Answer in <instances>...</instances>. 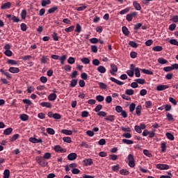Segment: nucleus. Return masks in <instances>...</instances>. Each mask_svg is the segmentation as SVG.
Segmentation results:
<instances>
[{
    "mask_svg": "<svg viewBox=\"0 0 178 178\" xmlns=\"http://www.w3.org/2000/svg\"><path fill=\"white\" fill-rule=\"evenodd\" d=\"M143 109V107L141 106V105H138L136 108V113L138 116H140V115H141V110Z\"/></svg>",
    "mask_w": 178,
    "mask_h": 178,
    "instance_id": "obj_25",
    "label": "nucleus"
},
{
    "mask_svg": "<svg viewBox=\"0 0 178 178\" xmlns=\"http://www.w3.org/2000/svg\"><path fill=\"white\" fill-rule=\"evenodd\" d=\"M168 88H169V86L167 85H159L156 87L157 91H163L165 90H168Z\"/></svg>",
    "mask_w": 178,
    "mask_h": 178,
    "instance_id": "obj_9",
    "label": "nucleus"
},
{
    "mask_svg": "<svg viewBox=\"0 0 178 178\" xmlns=\"http://www.w3.org/2000/svg\"><path fill=\"white\" fill-rule=\"evenodd\" d=\"M111 70L110 73L112 74V76H115V73L118 72V66L115 65L114 63L111 64Z\"/></svg>",
    "mask_w": 178,
    "mask_h": 178,
    "instance_id": "obj_6",
    "label": "nucleus"
},
{
    "mask_svg": "<svg viewBox=\"0 0 178 178\" xmlns=\"http://www.w3.org/2000/svg\"><path fill=\"white\" fill-rule=\"evenodd\" d=\"M8 72H10V73H19V72H20V70L18 67H10L8 69Z\"/></svg>",
    "mask_w": 178,
    "mask_h": 178,
    "instance_id": "obj_12",
    "label": "nucleus"
},
{
    "mask_svg": "<svg viewBox=\"0 0 178 178\" xmlns=\"http://www.w3.org/2000/svg\"><path fill=\"white\" fill-rule=\"evenodd\" d=\"M58 9V6H54L48 10V13H54L56 12V10Z\"/></svg>",
    "mask_w": 178,
    "mask_h": 178,
    "instance_id": "obj_47",
    "label": "nucleus"
},
{
    "mask_svg": "<svg viewBox=\"0 0 178 178\" xmlns=\"http://www.w3.org/2000/svg\"><path fill=\"white\" fill-rule=\"evenodd\" d=\"M143 154L146 156H148V158H151L152 156V153H151V152H149V150H147V149H144Z\"/></svg>",
    "mask_w": 178,
    "mask_h": 178,
    "instance_id": "obj_34",
    "label": "nucleus"
},
{
    "mask_svg": "<svg viewBox=\"0 0 178 178\" xmlns=\"http://www.w3.org/2000/svg\"><path fill=\"white\" fill-rule=\"evenodd\" d=\"M61 133H63V134H65L66 136H72V134H73V131L67 129H62Z\"/></svg>",
    "mask_w": 178,
    "mask_h": 178,
    "instance_id": "obj_21",
    "label": "nucleus"
},
{
    "mask_svg": "<svg viewBox=\"0 0 178 178\" xmlns=\"http://www.w3.org/2000/svg\"><path fill=\"white\" fill-rule=\"evenodd\" d=\"M10 6H12V3L10 2H7L1 5V9H3V10L10 9Z\"/></svg>",
    "mask_w": 178,
    "mask_h": 178,
    "instance_id": "obj_10",
    "label": "nucleus"
},
{
    "mask_svg": "<svg viewBox=\"0 0 178 178\" xmlns=\"http://www.w3.org/2000/svg\"><path fill=\"white\" fill-rule=\"evenodd\" d=\"M7 63H8V65H13V66H16V65H17L19 62L15 60L9 59L8 60Z\"/></svg>",
    "mask_w": 178,
    "mask_h": 178,
    "instance_id": "obj_30",
    "label": "nucleus"
},
{
    "mask_svg": "<svg viewBox=\"0 0 178 178\" xmlns=\"http://www.w3.org/2000/svg\"><path fill=\"white\" fill-rule=\"evenodd\" d=\"M19 118L23 122H27V120H29V115H27V114H22Z\"/></svg>",
    "mask_w": 178,
    "mask_h": 178,
    "instance_id": "obj_23",
    "label": "nucleus"
},
{
    "mask_svg": "<svg viewBox=\"0 0 178 178\" xmlns=\"http://www.w3.org/2000/svg\"><path fill=\"white\" fill-rule=\"evenodd\" d=\"M136 109V104L131 103L129 106V112H134Z\"/></svg>",
    "mask_w": 178,
    "mask_h": 178,
    "instance_id": "obj_54",
    "label": "nucleus"
},
{
    "mask_svg": "<svg viewBox=\"0 0 178 178\" xmlns=\"http://www.w3.org/2000/svg\"><path fill=\"white\" fill-rule=\"evenodd\" d=\"M97 70L99 72V73H106V68H105V67L103 65H99Z\"/></svg>",
    "mask_w": 178,
    "mask_h": 178,
    "instance_id": "obj_15",
    "label": "nucleus"
},
{
    "mask_svg": "<svg viewBox=\"0 0 178 178\" xmlns=\"http://www.w3.org/2000/svg\"><path fill=\"white\" fill-rule=\"evenodd\" d=\"M47 61H48V58L45 56H43L40 59V62L43 65H45V63H47Z\"/></svg>",
    "mask_w": 178,
    "mask_h": 178,
    "instance_id": "obj_49",
    "label": "nucleus"
},
{
    "mask_svg": "<svg viewBox=\"0 0 178 178\" xmlns=\"http://www.w3.org/2000/svg\"><path fill=\"white\" fill-rule=\"evenodd\" d=\"M74 62H76V60L74 59V58L73 57H70L67 60V63L70 65H73L74 63Z\"/></svg>",
    "mask_w": 178,
    "mask_h": 178,
    "instance_id": "obj_57",
    "label": "nucleus"
},
{
    "mask_svg": "<svg viewBox=\"0 0 178 178\" xmlns=\"http://www.w3.org/2000/svg\"><path fill=\"white\" fill-rule=\"evenodd\" d=\"M46 131L47 133H48V134H50L51 136H54V134H55V130H54V129L52 128H47Z\"/></svg>",
    "mask_w": 178,
    "mask_h": 178,
    "instance_id": "obj_37",
    "label": "nucleus"
},
{
    "mask_svg": "<svg viewBox=\"0 0 178 178\" xmlns=\"http://www.w3.org/2000/svg\"><path fill=\"white\" fill-rule=\"evenodd\" d=\"M145 108H152V102H151V101L145 102Z\"/></svg>",
    "mask_w": 178,
    "mask_h": 178,
    "instance_id": "obj_41",
    "label": "nucleus"
},
{
    "mask_svg": "<svg viewBox=\"0 0 178 178\" xmlns=\"http://www.w3.org/2000/svg\"><path fill=\"white\" fill-rule=\"evenodd\" d=\"M127 159L129 161L128 165L129 168H134V166H136V161H134V156L133 154H129Z\"/></svg>",
    "mask_w": 178,
    "mask_h": 178,
    "instance_id": "obj_2",
    "label": "nucleus"
},
{
    "mask_svg": "<svg viewBox=\"0 0 178 178\" xmlns=\"http://www.w3.org/2000/svg\"><path fill=\"white\" fill-rule=\"evenodd\" d=\"M0 72L2 74L6 76L8 79H12V74H10L9 72L3 70V69H1Z\"/></svg>",
    "mask_w": 178,
    "mask_h": 178,
    "instance_id": "obj_14",
    "label": "nucleus"
},
{
    "mask_svg": "<svg viewBox=\"0 0 178 178\" xmlns=\"http://www.w3.org/2000/svg\"><path fill=\"white\" fill-rule=\"evenodd\" d=\"M122 143H123V144H127V145L134 144V141H133L131 140H128V139H122Z\"/></svg>",
    "mask_w": 178,
    "mask_h": 178,
    "instance_id": "obj_28",
    "label": "nucleus"
},
{
    "mask_svg": "<svg viewBox=\"0 0 178 178\" xmlns=\"http://www.w3.org/2000/svg\"><path fill=\"white\" fill-rule=\"evenodd\" d=\"M156 168L159 169V170H168L169 165L168 164H156Z\"/></svg>",
    "mask_w": 178,
    "mask_h": 178,
    "instance_id": "obj_4",
    "label": "nucleus"
},
{
    "mask_svg": "<svg viewBox=\"0 0 178 178\" xmlns=\"http://www.w3.org/2000/svg\"><path fill=\"white\" fill-rule=\"evenodd\" d=\"M90 42L91 44H97V42H99V40L96 38H92L90 39Z\"/></svg>",
    "mask_w": 178,
    "mask_h": 178,
    "instance_id": "obj_61",
    "label": "nucleus"
},
{
    "mask_svg": "<svg viewBox=\"0 0 178 178\" xmlns=\"http://www.w3.org/2000/svg\"><path fill=\"white\" fill-rule=\"evenodd\" d=\"M165 136H166L167 138H168V140H170V141H173V140H175V136H173V134H172L170 132H167L165 134Z\"/></svg>",
    "mask_w": 178,
    "mask_h": 178,
    "instance_id": "obj_27",
    "label": "nucleus"
},
{
    "mask_svg": "<svg viewBox=\"0 0 178 178\" xmlns=\"http://www.w3.org/2000/svg\"><path fill=\"white\" fill-rule=\"evenodd\" d=\"M81 60L82 63H84V65H88V63H90V62L89 58H86V57L81 58Z\"/></svg>",
    "mask_w": 178,
    "mask_h": 178,
    "instance_id": "obj_44",
    "label": "nucleus"
},
{
    "mask_svg": "<svg viewBox=\"0 0 178 178\" xmlns=\"http://www.w3.org/2000/svg\"><path fill=\"white\" fill-rule=\"evenodd\" d=\"M51 156H52V155L51 154V153L49 152H46L43 158L44 159H51Z\"/></svg>",
    "mask_w": 178,
    "mask_h": 178,
    "instance_id": "obj_56",
    "label": "nucleus"
},
{
    "mask_svg": "<svg viewBox=\"0 0 178 178\" xmlns=\"http://www.w3.org/2000/svg\"><path fill=\"white\" fill-rule=\"evenodd\" d=\"M29 141H30V143H33V144L42 143V139H41V138L38 139V138H33V137L29 138Z\"/></svg>",
    "mask_w": 178,
    "mask_h": 178,
    "instance_id": "obj_7",
    "label": "nucleus"
},
{
    "mask_svg": "<svg viewBox=\"0 0 178 178\" xmlns=\"http://www.w3.org/2000/svg\"><path fill=\"white\" fill-rule=\"evenodd\" d=\"M99 87L101 90H106L108 88V86L102 82H99Z\"/></svg>",
    "mask_w": 178,
    "mask_h": 178,
    "instance_id": "obj_35",
    "label": "nucleus"
},
{
    "mask_svg": "<svg viewBox=\"0 0 178 178\" xmlns=\"http://www.w3.org/2000/svg\"><path fill=\"white\" fill-rule=\"evenodd\" d=\"M51 59H54V60H60L61 65H65V60L67 59V56L63 55L62 56H58V55H51Z\"/></svg>",
    "mask_w": 178,
    "mask_h": 178,
    "instance_id": "obj_1",
    "label": "nucleus"
},
{
    "mask_svg": "<svg viewBox=\"0 0 178 178\" xmlns=\"http://www.w3.org/2000/svg\"><path fill=\"white\" fill-rule=\"evenodd\" d=\"M135 76L136 77H140L141 74H140V68H135Z\"/></svg>",
    "mask_w": 178,
    "mask_h": 178,
    "instance_id": "obj_58",
    "label": "nucleus"
},
{
    "mask_svg": "<svg viewBox=\"0 0 178 178\" xmlns=\"http://www.w3.org/2000/svg\"><path fill=\"white\" fill-rule=\"evenodd\" d=\"M106 115H108V113L105 111H100L97 113V116H99L100 118H106Z\"/></svg>",
    "mask_w": 178,
    "mask_h": 178,
    "instance_id": "obj_40",
    "label": "nucleus"
},
{
    "mask_svg": "<svg viewBox=\"0 0 178 178\" xmlns=\"http://www.w3.org/2000/svg\"><path fill=\"white\" fill-rule=\"evenodd\" d=\"M101 109H102V105L99 104V105H97V106L95 108L94 111H95V112H98V113H99V112H100L99 111H101Z\"/></svg>",
    "mask_w": 178,
    "mask_h": 178,
    "instance_id": "obj_62",
    "label": "nucleus"
},
{
    "mask_svg": "<svg viewBox=\"0 0 178 178\" xmlns=\"http://www.w3.org/2000/svg\"><path fill=\"white\" fill-rule=\"evenodd\" d=\"M134 129H135V131H136V133H138V134H141V133H143V131H142L141 128L140 127V126L136 125L134 127Z\"/></svg>",
    "mask_w": 178,
    "mask_h": 178,
    "instance_id": "obj_46",
    "label": "nucleus"
},
{
    "mask_svg": "<svg viewBox=\"0 0 178 178\" xmlns=\"http://www.w3.org/2000/svg\"><path fill=\"white\" fill-rule=\"evenodd\" d=\"M56 98H58V96L55 93H51L48 97L49 101H55Z\"/></svg>",
    "mask_w": 178,
    "mask_h": 178,
    "instance_id": "obj_17",
    "label": "nucleus"
},
{
    "mask_svg": "<svg viewBox=\"0 0 178 178\" xmlns=\"http://www.w3.org/2000/svg\"><path fill=\"white\" fill-rule=\"evenodd\" d=\"M13 131V129L11 127L7 128L4 130L3 134L5 136H9Z\"/></svg>",
    "mask_w": 178,
    "mask_h": 178,
    "instance_id": "obj_18",
    "label": "nucleus"
},
{
    "mask_svg": "<svg viewBox=\"0 0 178 178\" xmlns=\"http://www.w3.org/2000/svg\"><path fill=\"white\" fill-rule=\"evenodd\" d=\"M166 118H167V120H168V122H172V120H174L175 118H173V115L172 114H170V113H166Z\"/></svg>",
    "mask_w": 178,
    "mask_h": 178,
    "instance_id": "obj_29",
    "label": "nucleus"
},
{
    "mask_svg": "<svg viewBox=\"0 0 178 178\" xmlns=\"http://www.w3.org/2000/svg\"><path fill=\"white\" fill-rule=\"evenodd\" d=\"M19 137H20V135H19L18 134H16L13 135V137L10 138V141H16V140H17Z\"/></svg>",
    "mask_w": 178,
    "mask_h": 178,
    "instance_id": "obj_60",
    "label": "nucleus"
},
{
    "mask_svg": "<svg viewBox=\"0 0 178 178\" xmlns=\"http://www.w3.org/2000/svg\"><path fill=\"white\" fill-rule=\"evenodd\" d=\"M122 31L124 35L126 36L129 35L130 34V31H129V29H127V26H122Z\"/></svg>",
    "mask_w": 178,
    "mask_h": 178,
    "instance_id": "obj_19",
    "label": "nucleus"
},
{
    "mask_svg": "<svg viewBox=\"0 0 178 178\" xmlns=\"http://www.w3.org/2000/svg\"><path fill=\"white\" fill-rule=\"evenodd\" d=\"M104 120H108V122H114L115 121V115H107L104 118Z\"/></svg>",
    "mask_w": 178,
    "mask_h": 178,
    "instance_id": "obj_22",
    "label": "nucleus"
},
{
    "mask_svg": "<svg viewBox=\"0 0 178 178\" xmlns=\"http://www.w3.org/2000/svg\"><path fill=\"white\" fill-rule=\"evenodd\" d=\"M136 16L137 12H133L127 15L126 19L127 20V22H131L133 20V17H136Z\"/></svg>",
    "mask_w": 178,
    "mask_h": 178,
    "instance_id": "obj_3",
    "label": "nucleus"
},
{
    "mask_svg": "<svg viewBox=\"0 0 178 178\" xmlns=\"http://www.w3.org/2000/svg\"><path fill=\"white\" fill-rule=\"evenodd\" d=\"M83 163L85 166H91V165L93 163V161L91 159H85L83 161Z\"/></svg>",
    "mask_w": 178,
    "mask_h": 178,
    "instance_id": "obj_8",
    "label": "nucleus"
},
{
    "mask_svg": "<svg viewBox=\"0 0 178 178\" xmlns=\"http://www.w3.org/2000/svg\"><path fill=\"white\" fill-rule=\"evenodd\" d=\"M10 176V171L9 170H5L3 172V178H9Z\"/></svg>",
    "mask_w": 178,
    "mask_h": 178,
    "instance_id": "obj_33",
    "label": "nucleus"
},
{
    "mask_svg": "<svg viewBox=\"0 0 178 178\" xmlns=\"http://www.w3.org/2000/svg\"><path fill=\"white\" fill-rule=\"evenodd\" d=\"M135 81L138 83V84H144L145 83V79H135Z\"/></svg>",
    "mask_w": 178,
    "mask_h": 178,
    "instance_id": "obj_52",
    "label": "nucleus"
},
{
    "mask_svg": "<svg viewBox=\"0 0 178 178\" xmlns=\"http://www.w3.org/2000/svg\"><path fill=\"white\" fill-rule=\"evenodd\" d=\"M63 140L65 143H67L68 144H70V143H72V138L69 136L64 137Z\"/></svg>",
    "mask_w": 178,
    "mask_h": 178,
    "instance_id": "obj_53",
    "label": "nucleus"
},
{
    "mask_svg": "<svg viewBox=\"0 0 178 178\" xmlns=\"http://www.w3.org/2000/svg\"><path fill=\"white\" fill-rule=\"evenodd\" d=\"M90 116V113L87 111H84L81 112V118H88Z\"/></svg>",
    "mask_w": 178,
    "mask_h": 178,
    "instance_id": "obj_50",
    "label": "nucleus"
},
{
    "mask_svg": "<svg viewBox=\"0 0 178 178\" xmlns=\"http://www.w3.org/2000/svg\"><path fill=\"white\" fill-rule=\"evenodd\" d=\"M74 30V26L72 25L68 28H66L65 29V31H66V33H72V31H73Z\"/></svg>",
    "mask_w": 178,
    "mask_h": 178,
    "instance_id": "obj_51",
    "label": "nucleus"
},
{
    "mask_svg": "<svg viewBox=\"0 0 178 178\" xmlns=\"http://www.w3.org/2000/svg\"><path fill=\"white\" fill-rule=\"evenodd\" d=\"M70 87H75L77 86V79H72L70 83Z\"/></svg>",
    "mask_w": 178,
    "mask_h": 178,
    "instance_id": "obj_42",
    "label": "nucleus"
},
{
    "mask_svg": "<svg viewBox=\"0 0 178 178\" xmlns=\"http://www.w3.org/2000/svg\"><path fill=\"white\" fill-rule=\"evenodd\" d=\"M169 42L172 45H176L177 47H178V42L176 39L170 40Z\"/></svg>",
    "mask_w": 178,
    "mask_h": 178,
    "instance_id": "obj_55",
    "label": "nucleus"
},
{
    "mask_svg": "<svg viewBox=\"0 0 178 178\" xmlns=\"http://www.w3.org/2000/svg\"><path fill=\"white\" fill-rule=\"evenodd\" d=\"M54 149L56 152H60L61 154H65V152H66V149L62 148L60 145H56Z\"/></svg>",
    "mask_w": 178,
    "mask_h": 178,
    "instance_id": "obj_5",
    "label": "nucleus"
},
{
    "mask_svg": "<svg viewBox=\"0 0 178 178\" xmlns=\"http://www.w3.org/2000/svg\"><path fill=\"white\" fill-rule=\"evenodd\" d=\"M109 158L111 161H116L118 159V155L116 154H111Z\"/></svg>",
    "mask_w": 178,
    "mask_h": 178,
    "instance_id": "obj_63",
    "label": "nucleus"
},
{
    "mask_svg": "<svg viewBox=\"0 0 178 178\" xmlns=\"http://www.w3.org/2000/svg\"><path fill=\"white\" fill-rule=\"evenodd\" d=\"M41 106L45 107V108H52V105L49 102H43L40 103Z\"/></svg>",
    "mask_w": 178,
    "mask_h": 178,
    "instance_id": "obj_24",
    "label": "nucleus"
},
{
    "mask_svg": "<svg viewBox=\"0 0 178 178\" xmlns=\"http://www.w3.org/2000/svg\"><path fill=\"white\" fill-rule=\"evenodd\" d=\"M166 151V143H161V152H165Z\"/></svg>",
    "mask_w": 178,
    "mask_h": 178,
    "instance_id": "obj_64",
    "label": "nucleus"
},
{
    "mask_svg": "<svg viewBox=\"0 0 178 178\" xmlns=\"http://www.w3.org/2000/svg\"><path fill=\"white\" fill-rule=\"evenodd\" d=\"M142 72L145 74H149L150 76H152L154 74V72L149 70L143 69Z\"/></svg>",
    "mask_w": 178,
    "mask_h": 178,
    "instance_id": "obj_36",
    "label": "nucleus"
},
{
    "mask_svg": "<svg viewBox=\"0 0 178 178\" xmlns=\"http://www.w3.org/2000/svg\"><path fill=\"white\" fill-rule=\"evenodd\" d=\"M120 175H122L123 176H128V175H129V170H126V169H122L120 170Z\"/></svg>",
    "mask_w": 178,
    "mask_h": 178,
    "instance_id": "obj_32",
    "label": "nucleus"
},
{
    "mask_svg": "<svg viewBox=\"0 0 178 178\" xmlns=\"http://www.w3.org/2000/svg\"><path fill=\"white\" fill-rule=\"evenodd\" d=\"M163 47L162 46H155L152 48V51L154 52H161V51H163Z\"/></svg>",
    "mask_w": 178,
    "mask_h": 178,
    "instance_id": "obj_20",
    "label": "nucleus"
},
{
    "mask_svg": "<svg viewBox=\"0 0 178 178\" xmlns=\"http://www.w3.org/2000/svg\"><path fill=\"white\" fill-rule=\"evenodd\" d=\"M129 12H130V7H128V8H124V10H121L120 12V14L126 15V13H129Z\"/></svg>",
    "mask_w": 178,
    "mask_h": 178,
    "instance_id": "obj_43",
    "label": "nucleus"
},
{
    "mask_svg": "<svg viewBox=\"0 0 178 178\" xmlns=\"http://www.w3.org/2000/svg\"><path fill=\"white\" fill-rule=\"evenodd\" d=\"M75 31L76 33H81V26L80 24H76Z\"/></svg>",
    "mask_w": 178,
    "mask_h": 178,
    "instance_id": "obj_59",
    "label": "nucleus"
},
{
    "mask_svg": "<svg viewBox=\"0 0 178 178\" xmlns=\"http://www.w3.org/2000/svg\"><path fill=\"white\" fill-rule=\"evenodd\" d=\"M158 62L159 63H160L161 65H165L166 63H168V61L166 59L163 58H159L158 59Z\"/></svg>",
    "mask_w": 178,
    "mask_h": 178,
    "instance_id": "obj_38",
    "label": "nucleus"
},
{
    "mask_svg": "<svg viewBox=\"0 0 178 178\" xmlns=\"http://www.w3.org/2000/svg\"><path fill=\"white\" fill-rule=\"evenodd\" d=\"M96 99L97 101H98V102H102V101H104V99H105V97H104V96L99 95L97 96H96Z\"/></svg>",
    "mask_w": 178,
    "mask_h": 178,
    "instance_id": "obj_48",
    "label": "nucleus"
},
{
    "mask_svg": "<svg viewBox=\"0 0 178 178\" xmlns=\"http://www.w3.org/2000/svg\"><path fill=\"white\" fill-rule=\"evenodd\" d=\"M129 45L132 48H138V44H137L134 41H129Z\"/></svg>",
    "mask_w": 178,
    "mask_h": 178,
    "instance_id": "obj_31",
    "label": "nucleus"
},
{
    "mask_svg": "<svg viewBox=\"0 0 178 178\" xmlns=\"http://www.w3.org/2000/svg\"><path fill=\"white\" fill-rule=\"evenodd\" d=\"M121 130L125 133H130V131H131L130 127H121Z\"/></svg>",
    "mask_w": 178,
    "mask_h": 178,
    "instance_id": "obj_45",
    "label": "nucleus"
},
{
    "mask_svg": "<svg viewBox=\"0 0 178 178\" xmlns=\"http://www.w3.org/2000/svg\"><path fill=\"white\" fill-rule=\"evenodd\" d=\"M126 95H134V90L133 89H127L125 90Z\"/></svg>",
    "mask_w": 178,
    "mask_h": 178,
    "instance_id": "obj_39",
    "label": "nucleus"
},
{
    "mask_svg": "<svg viewBox=\"0 0 178 178\" xmlns=\"http://www.w3.org/2000/svg\"><path fill=\"white\" fill-rule=\"evenodd\" d=\"M110 80L112 81L113 83H115V84H118V86H123V84H124V82H122L121 81H119L114 77H111Z\"/></svg>",
    "mask_w": 178,
    "mask_h": 178,
    "instance_id": "obj_13",
    "label": "nucleus"
},
{
    "mask_svg": "<svg viewBox=\"0 0 178 178\" xmlns=\"http://www.w3.org/2000/svg\"><path fill=\"white\" fill-rule=\"evenodd\" d=\"M77 158V154L76 153H70L67 156L68 161H74Z\"/></svg>",
    "mask_w": 178,
    "mask_h": 178,
    "instance_id": "obj_11",
    "label": "nucleus"
},
{
    "mask_svg": "<svg viewBox=\"0 0 178 178\" xmlns=\"http://www.w3.org/2000/svg\"><path fill=\"white\" fill-rule=\"evenodd\" d=\"M47 5H51V0H42L41 6L45 7Z\"/></svg>",
    "mask_w": 178,
    "mask_h": 178,
    "instance_id": "obj_26",
    "label": "nucleus"
},
{
    "mask_svg": "<svg viewBox=\"0 0 178 178\" xmlns=\"http://www.w3.org/2000/svg\"><path fill=\"white\" fill-rule=\"evenodd\" d=\"M134 8H135L136 10H141V5L138 3V2L134 1L133 2Z\"/></svg>",
    "mask_w": 178,
    "mask_h": 178,
    "instance_id": "obj_16",
    "label": "nucleus"
}]
</instances>
